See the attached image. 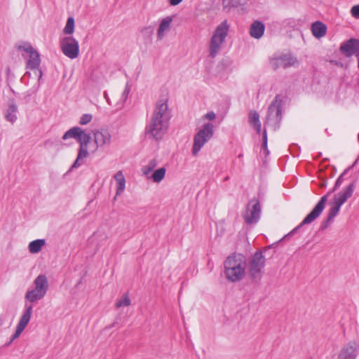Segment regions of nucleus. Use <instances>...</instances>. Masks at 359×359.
I'll return each mask as SVG.
<instances>
[{
	"instance_id": "nucleus-40",
	"label": "nucleus",
	"mask_w": 359,
	"mask_h": 359,
	"mask_svg": "<svg viewBox=\"0 0 359 359\" xmlns=\"http://www.w3.org/2000/svg\"><path fill=\"white\" fill-rule=\"evenodd\" d=\"M114 178L115 180L117 181V182H120V180L124 179V176L122 173L121 171H118V172L116 173V175H114Z\"/></svg>"
},
{
	"instance_id": "nucleus-10",
	"label": "nucleus",
	"mask_w": 359,
	"mask_h": 359,
	"mask_svg": "<svg viewBox=\"0 0 359 359\" xmlns=\"http://www.w3.org/2000/svg\"><path fill=\"white\" fill-rule=\"evenodd\" d=\"M246 209V214L244 215L245 222L248 224L257 223L261 214L259 201L256 198H252L248 202Z\"/></svg>"
},
{
	"instance_id": "nucleus-24",
	"label": "nucleus",
	"mask_w": 359,
	"mask_h": 359,
	"mask_svg": "<svg viewBox=\"0 0 359 359\" xmlns=\"http://www.w3.org/2000/svg\"><path fill=\"white\" fill-rule=\"evenodd\" d=\"M46 244L44 239H36L29 243V250L32 254H36L41 250V248Z\"/></svg>"
},
{
	"instance_id": "nucleus-39",
	"label": "nucleus",
	"mask_w": 359,
	"mask_h": 359,
	"mask_svg": "<svg viewBox=\"0 0 359 359\" xmlns=\"http://www.w3.org/2000/svg\"><path fill=\"white\" fill-rule=\"evenodd\" d=\"M203 117L210 121H212L215 118L216 114H215L214 111H210V112L207 113L206 114H205Z\"/></svg>"
},
{
	"instance_id": "nucleus-34",
	"label": "nucleus",
	"mask_w": 359,
	"mask_h": 359,
	"mask_svg": "<svg viewBox=\"0 0 359 359\" xmlns=\"http://www.w3.org/2000/svg\"><path fill=\"white\" fill-rule=\"evenodd\" d=\"M93 116L90 114H84L81 116L79 120V124L86 125L91 121Z\"/></svg>"
},
{
	"instance_id": "nucleus-14",
	"label": "nucleus",
	"mask_w": 359,
	"mask_h": 359,
	"mask_svg": "<svg viewBox=\"0 0 359 359\" xmlns=\"http://www.w3.org/2000/svg\"><path fill=\"white\" fill-rule=\"evenodd\" d=\"M33 307L32 305L27 306L26 309L24 311L22 316H21L17 327L15 333L13 334L11 337V341H14L15 339L18 338L20 334L23 332L27 324L29 323L31 316L32 313Z\"/></svg>"
},
{
	"instance_id": "nucleus-13",
	"label": "nucleus",
	"mask_w": 359,
	"mask_h": 359,
	"mask_svg": "<svg viewBox=\"0 0 359 359\" xmlns=\"http://www.w3.org/2000/svg\"><path fill=\"white\" fill-rule=\"evenodd\" d=\"M28 48L29 59L27 61L26 69L36 70L39 73V80H40L42 77V71L40 69V55L33 47H29Z\"/></svg>"
},
{
	"instance_id": "nucleus-21",
	"label": "nucleus",
	"mask_w": 359,
	"mask_h": 359,
	"mask_svg": "<svg viewBox=\"0 0 359 359\" xmlns=\"http://www.w3.org/2000/svg\"><path fill=\"white\" fill-rule=\"evenodd\" d=\"M264 24L261 21L255 20L250 26V34L252 37L258 39L264 35Z\"/></svg>"
},
{
	"instance_id": "nucleus-11",
	"label": "nucleus",
	"mask_w": 359,
	"mask_h": 359,
	"mask_svg": "<svg viewBox=\"0 0 359 359\" xmlns=\"http://www.w3.org/2000/svg\"><path fill=\"white\" fill-rule=\"evenodd\" d=\"M297 62V58L291 54H283L270 60V65L273 70L279 68L286 69L294 65Z\"/></svg>"
},
{
	"instance_id": "nucleus-27",
	"label": "nucleus",
	"mask_w": 359,
	"mask_h": 359,
	"mask_svg": "<svg viewBox=\"0 0 359 359\" xmlns=\"http://www.w3.org/2000/svg\"><path fill=\"white\" fill-rule=\"evenodd\" d=\"M165 172L166 170L163 167L156 170L151 175V178L153 181L157 183L161 182L165 177Z\"/></svg>"
},
{
	"instance_id": "nucleus-2",
	"label": "nucleus",
	"mask_w": 359,
	"mask_h": 359,
	"mask_svg": "<svg viewBox=\"0 0 359 359\" xmlns=\"http://www.w3.org/2000/svg\"><path fill=\"white\" fill-rule=\"evenodd\" d=\"M356 163L355 161L354 164L352 166L348 167L346 169L344 170V172L339 176L337 180H336L335 184L332 189L327 192V194L322 196L317 204L314 206L313 210L304 217L302 222L294 228L290 233L285 235L283 239L287 238L288 237H291L294 235L303 226L306 224H309L312 223L314 220H316L323 212L325 209L326 202L327 201L328 196L334 192L343 183L344 177L348 173V172L353 167V165Z\"/></svg>"
},
{
	"instance_id": "nucleus-37",
	"label": "nucleus",
	"mask_w": 359,
	"mask_h": 359,
	"mask_svg": "<svg viewBox=\"0 0 359 359\" xmlns=\"http://www.w3.org/2000/svg\"><path fill=\"white\" fill-rule=\"evenodd\" d=\"M332 220V219H330V217L327 216V218L321 222L319 231H324L325 229H326Z\"/></svg>"
},
{
	"instance_id": "nucleus-30",
	"label": "nucleus",
	"mask_w": 359,
	"mask_h": 359,
	"mask_svg": "<svg viewBox=\"0 0 359 359\" xmlns=\"http://www.w3.org/2000/svg\"><path fill=\"white\" fill-rule=\"evenodd\" d=\"M268 137H267V133L266 130L264 128L262 133V149L264 150V151L266 154V156H267L269 154V151L268 149Z\"/></svg>"
},
{
	"instance_id": "nucleus-8",
	"label": "nucleus",
	"mask_w": 359,
	"mask_h": 359,
	"mask_svg": "<svg viewBox=\"0 0 359 359\" xmlns=\"http://www.w3.org/2000/svg\"><path fill=\"white\" fill-rule=\"evenodd\" d=\"M213 125L211 123H206L194 135L192 147V154L194 156H196L204 144L213 137Z\"/></svg>"
},
{
	"instance_id": "nucleus-18",
	"label": "nucleus",
	"mask_w": 359,
	"mask_h": 359,
	"mask_svg": "<svg viewBox=\"0 0 359 359\" xmlns=\"http://www.w3.org/2000/svg\"><path fill=\"white\" fill-rule=\"evenodd\" d=\"M18 106L13 98L8 100V109L5 112V119L12 123L17 120Z\"/></svg>"
},
{
	"instance_id": "nucleus-42",
	"label": "nucleus",
	"mask_w": 359,
	"mask_h": 359,
	"mask_svg": "<svg viewBox=\"0 0 359 359\" xmlns=\"http://www.w3.org/2000/svg\"><path fill=\"white\" fill-rule=\"evenodd\" d=\"M129 92H130V88L128 87V85H126V86L124 89V91L123 93V97H127Z\"/></svg>"
},
{
	"instance_id": "nucleus-15",
	"label": "nucleus",
	"mask_w": 359,
	"mask_h": 359,
	"mask_svg": "<svg viewBox=\"0 0 359 359\" xmlns=\"http://www.w3.org/2000/svg\"><path fill=\"white\" fill-rule=\"evenodd\" d=\"M359 344L355 341H349L345 344L340 351L338 358L339 359H356L358 355V351Z\"/></svg>"
},
{
	"instance_id": "nucleus-3",
	"label": "nucleus",
	"mask_w": 359,
	"mask_h": 359,
	"mask_svg": "<svg viewBox=\"0 0 359 359\" xmlns=\"http://www.w3.org/2000/svg\"><path fill=\"white\" fill-rule=\"evenodd\" d=\"M62 138L63 140L74 138L79 144L77 157L69 171L78 168L84 164V158L89 156L88 144L91 140L90 134L86 133L80 127L74 126L66 131Z\"/></svg>"
},
{
	"instance_id": "nucleus-9",
	"label": "nucleus",
	"mask_w": 359,
	"mask_h": 359,
	"mask_svg": "<svg viewBox=\"0 0 359 359\" xmlns=\"http://www.w3.org/2000/svg\"><path fill=\"white\" fill-rule=\"evenodd\" d=\"M62 53L70 59H75L79 55V42L73 36H65L60 40Z\"/></svg>"
},
{
	"instance_id": "nucleus-45",
	"label": "nucleus",
	"mask_w": 359,
	"mask_h": 359,
	"mask_svg": "<svg viewBox=\"0 0 359 359\" xmlns=\"http://www.w3.org/2000/svg\"><path fill=\"white\" fill-rule=\"evenodd\" d=\"M275 244H276V243H273V244H272V245H269V246H267V247L264 248V251H266L267 249H270V248H272Z\"/></svg>"
},
{
	"instance_id": "nucleus-25",
	"label": "nucleus",
	"mask_w": 359,
	"mask_h": 359,
	"mask_svg": "<svg viewBox=\"0 0 359 359\" xmlns=\"http://www.w3.org/2000/svg\"><path fill=\"white\" fill-rule=\"evenodd\" d=\"M25 299L33 303L44 297L43 294H40L35 289L28 290L25 294Z\"/></svg>"
},
{
	"instance_id": "nucleus-41",
	"label": "nucleus",
	"mask_w": 359,
	"mask_h": 359,
	"mask_svg": "<svg viewBox=\"0 0 359 359\" xmlns=\"http://www.w3.org/2000/svg\"><path fill=\"white\" fill-rule=\"evenodd\" d=\"M183 0H169V4L171 6H177L180 4Z\"/></svg>"
},
{
	"instance_id": "nucleus-32",
	"label": "nucleus",
	"mask_w": 359,
	"mask_h": 359,
	"mask_svg": "<svg viewBox=\"0 0 359 359\" xmlns=\"http://www.w3.org/2000/svg\"><path fill=\"white\" fill-rule=\"evenodd\" d=\"M156 160L151 159L149 161L148 165L144 166L142 170L144 174L147 175L156 167Z\"/></svg>"
},
{
	"instance_id": "nucleus-38",
	"label": "nucleus",
	"mask_w": 359,
	"mask_h": 359,
	"mask_svg": "<svg viewBox=\"0 0 359 359\" xmlns=\"http://www.w3.org/2000/svg\"><path fill=\"white\" fill-rule=\"evenodd\" d=\"M29 47H32V46L29 43H25L23 45L18 46V49L19 50H24L25 52L29 53Z\"/></svg>"
},
{
	"instance_id": "nucleus-19",
	"label": "nucleus",
	"mask_w": 359,
	"mask_h": 359,
	"mask_svg": "<svg viewBox=\"0 0 359 359\" xmlns=\"http://www.w3.org/2000/svg\"><path fill=\"white\" fill-rule=\"evenodd\" d=\"M249 0H222L223 11L229 13L233 8H243Z\"/></svg>"
},
{
	"instance_id": "nucleus-20",
	"label": "nucleus",
	"mask_w": 359,
	"mask_h": 359,
	"mask_svg": "<svg viewBox=\"0 0 359 359\" xmlns=\"http://www.w3.org/2000/svg\"><path fill=\"white\" fill-rule=\"evenodd\" d=\"M111 134L106 129H102L100 131L94 133L95 142L97 147L105 144H109L111 142Z\"/></svg>"
},
{
	"instance_id": "nucleus-35",
	"label": "nucleus",
	"mask_w": 359,
	"mask_h": 359,
	"mask_svg": "<svg viewBox=\"0 0 359 359\" xmlns=\"http://www.w3.org/2000/svg\"><path fill=\"white\" fill-rule=\"evenodd\" d=\"M117 183H118V186H117V189H116V195H119L123 191V190L125 189V186H126L125 178L120 180V182H117Z\"/></svg>"
},
{
	"instance_id": "nucleus-17",
	"label": "nucleus",
	"mask_w": 359,
	"mask_h": 359,
	"mask_svg": "<svg viewBox=\"0 0 359 359\" xmlns=\"http://www.w3.org/2000/svg\"><path fill=\"white\" fill-rule=\"evenodd\" d=\"M34 289L45 297L48 290V282L46 275L39 274L34 280Z\"/></svg>"
},
{
	"instance_id": "nucleus-36",
	"label": "nucleus",
	"mask_w": 359,
	"mask_h": 359,
	"mask_svg": "<svg viewBox=\"0 0 359 359\" xmlns=\"http://www.w3.org/2000/svg\"><path fill=\"white\" fill-rule=\"evenodd\" d=\"M351 14L353 18L359 19V4L355 5L351 8Z\"/></svg>"
},
{
	"instance_id": "nucleus-31",
	"label": "nucleus",
	"mask_w": 359,
	"mask_h": 359,
	"mask_svg": "<svg viewBox=\"0 0 359 359\" xmlns=\"http://www.w3.org/2000/svg\"><path fill=\"white\" fill-rule=\"evenodd\" d=\"M341 206V205L334 202V205L329 210L328 217H330V219H333V218L337 215L340 210Z\"/></svg>"
},
{
	"instance_id": "nucleus-5",
	"label": "nucleus",
	"mask_w": 359,
	"mask_h": 359,
	"mask_svg": "<svg viewBox=\"0 0 359 359\" xmlns=\"http://www.w3.org/2000/svg\"><path fill=\"white\" fill-rule=\"evenodd\" d=\"M282 102L281 96L278 94L268 107L265 125L271 126L274 130L280 128L283 118Z\"/></svg>"
},
{
	"instance_id": "nucleus-46",
	"label": "nucleus",
	"mask_w": 359,
	"mask_h": 359,
	"mask_svg": "<svg viewBox=\"0 0 359 359\" xmlns=\"http://www.w3.org/2000/svg\"><path fill=\"white\" fill-rule=\"evenodd\" d=\"M13 341H11V339L8 342H7V343L5 344V346H9L11 344V343H12Z\"/></svg>"
},
{
	"instance_id": "nucleus-43",
	"label": "nucleus",
	"mask_w": 359,
	"mask_h": 359,
	"mask_svg": "<svg viewBox=\"0 0 359 359\" xmlns=\"http://www.w3.org/2000/svg\"><path fill=\"white\" fill-rule=\"evenodd\" d=\"M261 126L262 124L260 123L253 127L255 129L257 134H260L261 133Z\"/></svg>"
},
{
	"instance_id": "nucleus-7",
	"label": "nucleus",
	"mask_w": 359,
	"mask_h": 359,
	"mask_svg": "<svg viewBox=\"0 0 359 359\" xmlns=\"http://www.w3.org/2000/svg\"><path fill=\"white\" fill-rule=\"evenodd\" d=\"M229 25L226 20L222 22L215 29L210 39L209 55L214 58L220 49L221 45L224 42L228 34Z\"/></svg>"
},
{
	"instance_id": "nucleus-12",
	"label": "nucleus",
	"mask_w": 359,
	"mask_h": 359,
	"mask_svg": "<svg viewBox=\"0 0 359 359\" xmlns=\"http://www.w3.org/2000/svg\"><path fill=\"white\" fill-rule=\"evenodd\" d=\"M339 50L347 57L353 55L359 57V39L351 38L343 42L340 46Z\"/></svg>"
},
{
	"instance_id": "nucleus-28",
	"label": "nucleus",
	"mask_w": 359,
	"mask_h": 359,
	"mask_svg": "<svg viewBox=\"0 0 359 359\" xmlns=\"http://www.w3.org/2000/svg\"><path fill=\"white\" fill-rule=\"evenodd\" d=\"M249 123L252 127H254L261 123L259 120V115L257 111H250L249 112Z\"/></svg>"
},
{
	"instance_id": "nucleus-49",
	"label": "nucleus",
	"mask_w": 359,
	"mask_h": 359,
	"mask_svg": "<svg viewBox=\"0 0 359 359\" xmlns=\"http://www.w3.org/2000/svg\"><path fill=\"white\" fill-rule=\"evenodd\" d=\"M358 140L359 142V133H358Z\"/></svg>"
},
{
	"instance_id": "nucleus-48",
	"label": "nucleus",
	"mask_w": 359,
	"mask_h": 359,
	"mask_svg": "<svg viewBox=\"0 0 359 359\" xmlns=\"http://www.w3.org/2000/svg\"><path fill=\"white\" fill-rule=\"evenodd\" d=\"M358 69H359V58L358 59Z\"/></svg>"
},
{
	"instance_id": "nucleus-6",
	"label": "nucleus",
	"mask_w": 359,
	"mask_h": 359,
	"mask_svg": "<svg viewBox=\"0 0 359 359\" xmlns=\"http://www.w3.org/2000/svg\"><path fill=\"white\" fill-rule=\"evenodd\" d=\"M266 258L262 250L254 253L249 261L248 274L253 283H259L262 277V270L265 266Z\"/></svg>"
},
{
	"instance_id": "nucleus-33",
	"label": "nucleus",
	"mask_w": 359,
	"mask_h": 359,
	"mask_svg": "<svg viewBox=\"0 0 359 359\" xmlns=\"http://www.w3.org/2000/svg\"><path fill=\"white\" fill-rule=\"evenodd\" d=\"M154 27L151 26V25L148 26V27H145L142 28L141 30L143 35L148 38L151 37V36L154 34Z\"/></svg>"
},
{
	"instance_id": "nucleus-22",
	"label": "nucleus",
	"mask_w": 359,
	"mask_h": 359,
	"mask_svg": "<svg viewBox=\"0 0 359 359\" xmlns=\"http://www.w3.org/2000/svg\"><path fill=\"white\" fill-rule=\"evenodd\" d=\"M327 29L326 25L321 21H316L311 24V30L316 39L323 37L326 34Z\"/></svg>"
},
{
	"instance_id": "nucleus-1",
	"label": "nucleus",
	"mask_w": 359,
	"mask_h": 359,
	"mask_svg": "<svg viewBox=\"0 0 359 359\" xmlns=\"http://www.w3.org/2000/svg\"><path fill=\"white\" fill-rule=\"evenodd\" d=\"M168 102V98L161 99L155 105L150 123L145 128V135L150 138L161 140L168 128L171 111Z\"/></svg>"
},
{
	"instance_id": "nucleus-44",
	"label": "nucleus",
	"mask_w": 359,
	"mask_h": 359,
	"mask_svg": "<svg viewBox=\"0 0 359 359\" xmlns=\"http://www.w3.org/2000/svg\"><path fill=\"white\" fill-rule=\"evenodd\" d=\"M327 183V180H324V181L321 183V184L320 185V187L321 188L325 187H326Z\"/></svg>"
},
{
	"instance_id": "nucleus-4",
	"label": "nucleus",
	"mask_w": 359,
	"mask_h": 359,
	"mask_svg": "<svg viewBox=\"0 0 359 359\" xmlns=\"http://www.w3.org/2000/svg\"><path fill=\"white\" fill-rule=\"evenodd\" d=\"M247 266V258L241 253L233 252L224 262L226 278L232 283L241 280L245 275Z\"/></svg>"
},
{
	"instance_id": "nucleus-29",
	"label": "nucleus",
	"mask_w": 359,
	"mask_h": 359,
	"mask_svg": "<svg viewBox=\"0 0 359 359\" xmlns=\"http://www.w3.org/2000/svg\"><path fill=\"white\" fill-rule=\"evenodd\" d=\"M131 304V301L128 295V294H125L121 299H119L118 301H117L116 302V306L117 308H120L123 306H130Z\"/></svg>"
},
{
	"instance_id": "nucleus-50",
	"label": "nucleus",
	"mask_w": 359,
	"mask_h": 359,
	"mask_svg": "<svg viewBox=\"0 0 359 359\" xmlns=\"http://www.w3.org/2000/svg\"><path fill=\"white\" fill-rule=\"evenodd\" d=\"M80 283H81V280H80L79 281V283H78V284H80Z\"/></svg>"
},
{
	"instance_id": "nucleus-23",
	"label": "nucleus",
	"mask_w": 359,
	"mask_h": 359,
	"mask_svg": "<svg viewBox=\"0 0 359 359\" xmlns=\"http://www.w3.org/2000/svg\"><path fill=\"white\" fill-rule=\"evenodd\" d=\"M172 21V17H166L162 20L158 29L157 36L158 39H162L164 36V32L170 29V24Z\"/></svg>"
},
{
	"instance_id": "nucleus-16",
	"label": "nucleus",
	"mask_w": 359,
	"mask_h": 359,
	"mask_svg": "<svg viewBox=\"0 0 359 359\" xmlns=\"http://www.w3.org/2000/svg\"><path fill=\"white\" fill-rule=\"evenodd\" d=\"M356 180H353L351 182L346 189L339 193V196L336 198L335 202L340 205H342L348 198H349L353 193L355 187Z\"/></svg>"
},
{
	"instance_id": "nucleus-47",
	"label": "nucleus",
	"mask_w": 359,
	"mask_h": 359,
	"mask_svg": "<svg viewBox=\"0 0 359 359\" xmlns=\"http://www.w3.org/2000/svg\"><path fill=\"white\" fill-rule=\"evenodd\" d=\"M114 325H115V323H113L112 325H111L109 327V328H111V327H113L114 326Z\"/></svg>"
},
{
	"instance_id": "nucleus-26",
	"label": "nucleus",
	"mask_w": 359,
	"mask_h": 359,
	"mask_svg": "<svg viewBox=\"0 0 359 359\" xmlns=\"http://www.w3.org/2000/svg\"><path fill=\"white\" fill-rule=\"evenodd\" d=\"M75 20L73 17H69L67 20V22L65 28L63 29V33L66 35L72 34L74 32Z\"/></svg>"
}]
</instances>
